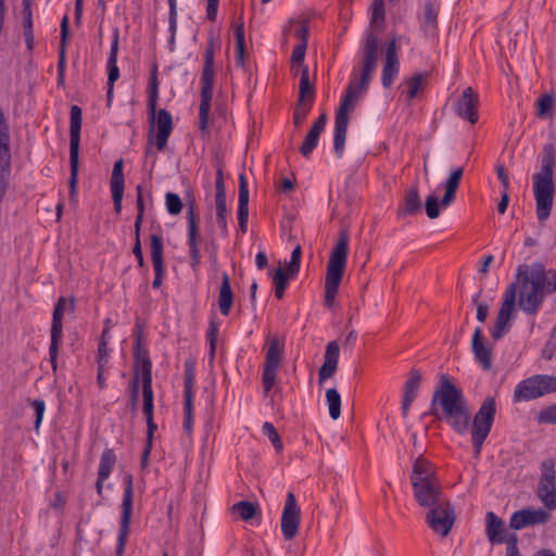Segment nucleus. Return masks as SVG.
<instances>
[{
	"instance_id": "423d86ee",
	"label": "nucleus",
	"mask_w": 556,
	"mask_h": 556,
	"mask_svg": "<svg viewBox=\"0 0 556 556\" xmlns=\"http://www.w3.org/2000/svg\"><path fill=\"white\" fill-rule=\"evenodd\" d=\"M378 49V36L372 30L367 31L362 49V73L359 80L352 79L350 81L340 101L339 108H345L346 113L354 109L353 101L357 100L358 97L369 88L371 75L377 67Z\"/></svg>"
},
{
	"instance_id": "f3484780",
	"label": "nucleus",
	"mask_w": 556,
	"mask_h": 556,
	"mask_svg": "<svg viewBox=\"0 0 556 556\" xmlns=\"http://www.w3.org/2000/svg\"><path fill=\"white\" fill-rule=\"evenodd\" d=\"M301 525V508L293 492H288L281 514L280 529L287 541L293 540Z\"/></svg>"
},
{
	"instance_id": "393cba45",
	"label": "nucleus",
	"mask_w": 556,
	"mask_h": 556,
	"mask_svg": "<svg viewBox=\"0 0 556 556\" xmlns=\"http://www.w3.org/2000/svg\"><path fill=\"white\" fill-rule=\"evenodd\" d=\"M136 191H137V199H136L137 215H136V219H135V224H134L135 243L132 247V254L137 258L138 266L140 268H144L146 262L143 258L141 240H140L141 226H142L144 211H146L144 199H143V187L141 185H138L136 187Z\"/></svg>"
},
{
	"instance_id": "72a5a7b5",
	"label": "nucleus",
	"mask_w": 556,
	"mask_h": 556,
	"mask_svg": "<svg viewBox=\"0 0 556 556\" xmlns=\"http://www.w3.org/2000/svg\"><path fill=\"white\" fill-rule=\"evenodd\" d=\"M421 206L418 187L414 185L406 190L404 199L399 205L397 214L403 217L414 216L421 211Z\"/></svg>"
},
{
	"instance_id": "603ef678",
	"label": "nucleus",
	"mask_w": 556,
	"mask_h": 556,
	"mask_svg": "<svg viewBox=\"0 0 556 556\" xmlns=\"http://www.w3.org/2000/svg\"><path fill=\"white\" fill-rule=\"evenodd\" d=\"M509 315L497 313L493 328L491 329V337L493 340H500L504 337L505 332L509 330L508 321Z\"/></svg>"
},
{
	"instance_id": "4d7b16f0",
	"label": "nucleus",
	"mask_w": 556,
	"mask_h": 556,
	"mask_svg": "<svg viewBox=\"0 0 556 556\" xmlns=\"http://www.w3.org/2000/svg\"><path fill=\"white\" fill-rule=\"evenodd\" d=\"M312 105H313V103H309V102H300L299 100L296 101V104H295V108L293 111V123L295 126H299L301 123H303L306 119L308 113L312 110Z\"/></svg>"
},
{
	"instance_id": "c9c22d12",
	"label": "nucleus",
	"mask_w": 556,
	"mask_h": 556,
	"mask_svg": "<svg viewBox=\"0 0 556 556\" xmlns=\"http://www.w3.org/2000/svg\"><path fill=\"white\" fill-rule=\"evenodd\" d=\"M235 294L231 289L229 275L224 271L222 274V283L218 292V307L223 316H228L232 307Z\"/></svg>"
},
{
	"instance_id": "7c9ffc66",
	"label": "nucleus",
	"mask_w": 556,
	"mask_h": 556,
	"mask_svg": "<svg viewBox=\"0 0 556 556\" xmlns=\"http://www.w3.org/2000/svg\"><path fill=\"white\" fill-rule=\"evenodd\" d=\"M348 126L349 113H346V109L338 108L336 111L333 132V150L338 157H341L344 152Z\"/></svg>"
},
{
	"instance_id": "69168bd1",
	"label": "nucleus",
	"mask_w": 556,
	"mask_h": 556,
	"mask_svg": "<svg viewBox=\"0 0 556 556\" xmlns=\"http://www.w3.org/2000/svg\"><path fill=\"white\" fill-rule=\"evenodd\" d=\"M218 327L214 321L210 323V327L206 332V339L210 342V356L215 357L216 353V341H217Z\"/></svg>"
},
{
	"instance_id": "c85d7f7f",
	"label": "nucleus",
	"mask_w": 556,
	"mask_h": 556,
	"mask_svg": "<svg viewBox=\"0 0 556 556\" xmlns=\"http://www.w3.org/2000/svg\"><path fill=\"white\" fill-rule=\"evenodd\" d=\"M124 161L123 159H118L115 161L113 165V170L110 180L112 200L114 205V211L116 214L122 212V202L124 197L125 189V177L123 173Z\"/></svg>"
},
{
	"instance_id": "09e8293b",
	"label": "nucleus",
	"mask_w": 556,
	"mask_h": 556,
	"mask_svg": "<svg viewBox=\"0 0 556 556\" xmlns=\"http://www.w3.org/2000/svg\"><path fill=\"white\" fill-rule=\"evenodd\" d=\"M232 510L236 511L242 520L249 521L260 514V506L257 503L240 501L232 506Z\"/></svg>"
},
{
	"instance_id": "412c9836",
	"label": "nucleus",
	"mask_w": 556,
	"mask_h": 556,
	"mask_svg": "<svg viewBox=\"0 0 556 556\" xmlns=\"http://www.w3.org/2000/svg\"><path fill=\"white\" fill-rule=\"evenodd\" d=\"M215 191L216 223L220 229V235L226 237L228 236V211L226 204V188L224 182L223 168L220 166L216 170Z\"/></svg>"
},
{
	"instance_id": "2eb2a0df",
	"label": "nucleus",
	"mask_w": 556,
	"mask_h": 556,
	"mask_svg": "<svg viewBox=\"0 0 556 556\" xmlns=\"http://www.w3.org/2000/svg\"><path fill=\"white\" fill-rule=\"evenodd\" d=\"M11 176L10 128L0 109V202L3 200Z\"/></svg>"
},
{
	"instance_id": "6ab92c4d",
	"label": "nucleus",
	"mask_w": 556,
	"mask_h": 556,
	"mask_svg": "<svg viewBox=\"0 0 556 556\" xmlns=\"http://www.w3.org/2000/svg\"><path fill=\"white\" fill-rule=\"evenodd\" d=\"M66 299L60 296L54 305L51 324V341L49 346V356L52 368L56 369V359L59 355L60 342L63 338V316L65 312Z\"/></svg>"
},
{
	"instance_id": "cd10ccee",
	"label": "nucleus",
	"mask_w": 556,
	"mask_h": 556,
	"mask_svg": "<svg viewBox=\"0 0 556 556\" xmlns=\"http://www.w3.org/2000/svg\"><path fill=\"white\" fill-rule=\"evenodd\" d=\"M471 351L475 361L480 365V367L483 370H490L492 368V348L485 344L483 330L479 326L476 327L472 334Z\"/></svg>"
},
{
	"instance_id": "58836bf2",
	"label": "nucleus",
	"mask_w": 556,
	"mask_h": 556,
	"mask_svg": "<svg viewBox=\"0 0 556 556\" xmlns=\"http://www.w3.org/2000/svg\"><path fill=\"white\" fill-rule=\"evenodd\" d=\"M249 186L244 173L239 175L238 222L249 220Z\"/></svg>"
},
{
	"instance_id": "4468645a",
	"label": "nucleus",
	"mask_w": 556,
	"mask_h": 556,
	"mask_svg": "<svg viewBox=\"0 0 556 556\" xmlns=\"http://www.w3.org/2000/svg\"><path fill=\"white\" fill-rule=\"evenodd\" d=\"M195 384V361L189 357L184 364V430L187 434L192 432L193 427V401Z\"/></svg>"
},
{
	"instance_id": "e2e57ef3",
	"label": "nucleus",
	"mask_w": 556,
	"mask_h": 556,
	"mask_svg": "<svg viewBox=\"0 0 556 556\" xmlns=\"http://www.w3.org/2000/svg\"><path fill=\"white\" fill-rule=\"evenodd\" d=\"M538 421L542 424H556V404L549 405L542 410H540L538 415Z\"/></svg>"
},
{
	"instance_id": "5fc2aeb1",
	"label": "nucleus",
	"mask_w": 556,
	"mask_h": 556,
	"mask_svg": "<svg viewBox=\"0 0 556 556\" xmlns=\"http://www.w3.org/2000/svg\"><path fill=\"white\" fill-rule=\"evenodd\" d=\"M262 429H263V433L269 439V441L274 445L275 450L277 452H281L283 448V445L281 442L280 434L278 433L275 426L269 421H265L263 424Z\"/></svg>"
},
{
	"instance_id": "6e6d98bb",
	"label": "nucleus",
	"mask_w": 556,
	"mask_h": 556,
	"mask_svg": "<svg viewBox=\"0 0 556 556\" xmlns=\"http://www.w3.org/2000/svg\"><path fill=\"white\" fill-rule=\"evenodd\" d=\"M165 205L169 215H178L184 207L180 197L175 192H167L165 195Z\"/></svg>"
},
{
	"instance_id": "bf43d9fd",
	"label": "nucleus",
	"mask_w": 556,
	"mask_h": 556,
	"mask_svg": "<svg viewBox=\"0 0 556 556\" xmlns=\"http://www.w3.org/2000/svg\"><path fill=\"white\" fill-rule=\"evenodd\" d=\"M482 295V289L472 295V303L477 306V319L480 323H484L488 317L489 305L484 302H480Z\"/></svg>"
},
{
	"instance_id": "a19ab883",
	"label": "nucleus",
	"mask_w": 556,
	"mask_h": 556,
	"mask_svg": "<svg viewBox=\"0 0 556 556\" xmlns=\"http://www.w3.org/2000/svg\"><path fill=\"white\" fill-rule=\"evenodd\" d=\"M316 90L313 84L309 81L308 67L303 66L300 73V87L299 98L300 102L313 103L315 100Z\"/></svg>"
},
{
	"instance_id": "39448f33",
	"label": "nucleus",
	"mask_w": 556,
	"mask_h": 556,
	"mask_svg": "<svg viewBox=\"0 0 556 556\" xmlns=\"http://www.w3.org/2000/svg\"><path fill=\"white\" fill-rule=\"evenodd\" d=\"M410 483L415 501L419 506L432 508L446 500L431 462L419 455L413 463Z\"/></svg>"
},
{
	"instance_id": "ea45409f",
	"label": "nucleus",
	"mask_w": 556,
	"mask_h": 556,
	"mask_svg": "<svg viewBox=\"0 0 556 556\" xmlns=\"http://www.w3.org/2000/svg\"><path fill=\"white\" fill-rule=\"evenodd\" d=\"M142 378V400L143 403H154V393L152 388V362L143 361V366L140 367Z\"/></svg>"
},
{
	"instance_id": "5701e85b",
	"label": "nucleus",
	"mask_w": 556,
	"mask_h": 556,
	"mask_svg": "<svg viewBox=\"0 0 556 556\" xmlns=\"http://www.w3.org/2000/svg\"><path fill=\"white\" fill-rule=\"evenodd\" d=\"M551 519V514L543 509L525 508L515 511L509 520V527L514 530H521L529 526L546 523Z\"/></svg>"
},
{
	"instance_id": "a211bd4d",
	"label": "nucleus",
	"mask_w": 556,
	"mask_h": 556,
	"mask_svg": "<svg viewBox=\"0 0 556 556\" xmlns=\"http://www.w3.org/2000/svg\"><path fill=\"white\" fill-rule=\"evenodd\" d=\"M302 249L301 245H296L291 252V258L287 266V269L281 267L274 270L271 275L273 282L275 285V296L281 300L285 295L286 289L289 285V279L295 277L301 268Z\"/></svg>"
},
{
	"instance_id": "e433bc0d",
	"label": "nucleus",
	"mask_w": 556,
	"mask_h": 556,
	"mask_svg": "<svg viewBox=\"0 0 556 556\" xmlns=\"http://www.w3.org/2000/svg\"><path fill=\"white\" fill-rule=\"evenodd\" d=\"M486 534L492 544H502L506 541L504 521L493 511L486 513Z\"/></svg>"
},
{
	"instance_id": "4be33fe9",
	"label": "nucleus",
	"mask_w": 556,
	"mask_h": 556,
	"mask_svg": "<svg viewBox=\"0 0 556 556\" xmlns=\"http://www.w3.org/2000/svg\"><path fill=\"white\" fill-rule=\"evenodd\" d=\"M396 39H391L386 48L384 63L381 73L383 88H390L400 73V59L397 53Z\"/></svg>"
},
{
	"instance_id": "49530a36",
	"label": "nucleus",
	"mask_w": 556,
	"mask_h": 556,
	"mask_svg": "<svg viewBox=\"0 0 556 556\" xmlns=\"http://www.w3.org/2000/svg\"><path fill=\"white\" fill-rule=\"evenodd\" d=\"M554 108V96L544 93L536 100V116L541 119L552 118L555 114Z\"/></svg>"
},
{
	"instance_id": "473e14b6",
	"label": "nucleus",
	"mask_w": 556,
	"mask_h": 556,
	"mask_svg": "<svg viewBox=\"0 0 556 556\" xmlns=\"http://www.w3.org/2000/svg\"><path fill=\"white\" fill-rule=\"evenodd\" d=\"M538 496L548 510L556 509V479L555 472H545L539 483Z\"/></svg>"
},
{
	"instance_id": "3c124183",
	"label": "nucleus",
	"mask_w": 556,
	"mask_h": 556,
	"mask_svg": "<svg viewBox=\"0 0 556 556\" xmlns=\"http://www.w3.org/2000/svg\"><path fill=\"white\" fill-rule=\"evenodd\" d=\"M326 401L329 408V416L337 420L341 416V395L337 389H328L326 391Z\"/></svg>"
},
{
	"instance_id": "338daca9",
	"label": "nucleus",
	"mask_w": 556,
	"mask_h": 556,
	"mask_svg": "<svg viewBox=\"0 0 556 556\" xmlns=\"http://www.w3.org/2000/svg\"><path fill=\"white\" fill-rule=\"evenodd\" d=\"M338 368V364L324 362L318 371V382L321 384L326 379L333 376Z\"/></svg>"
},
{
	"instance_id": "680f3d73",
	"label": "nucleus",
	"mask_w": 556,
	"mask_h": 556,
	"mask_svg": "<svg viewBox=\"0 0 556 556\" xmlns=\"http://www.w3.org/2000/svg\"><path fill=\"white\" fill-rule=\"evenodd\" d=\"M371 9H372V13H371V18H370V24H377L379 22L382 23L384 21V15H386L383 0H374Z\"/></svg>"
},
{
	"instance_id": "b1692460",
	"label": "nucleus",
	"mask_w": 556,
	"mask_h": 556,
	"mask_svg": "<svg viewBox=\"0 0 556 556\" xmlns=\"http://www.w3.org/2000/svg\"><path fill=\"white\" fill-rule=\"evenodd\" d=\"M478 105V93L472 87H467L455 105V113L470 124H476L479 119Z\"/></svg>"
},
{
	"instance_id": "774afa93",
	"label": "nucleus",
	"mask_w": 556,
	"mask_h": 556,
	"mask_svg": "<svg viewBox=\"0 0 556 556\" xmlns=\"http://www.w3.org/2000/svg\"><path fill=\"white\" fill-rule=\"evenodd\" d=\"M307 46L305 45H296L293 48L292 54H291V61L294 65L300 66L301 68L304 65V59H305V52H306Z\"/></svg>"
},
{
	"instance_id": "2f4dec72",
	"label": "nucleus",
	"mask_w": 556,
	"mask_h": 556,
	"mask_svg": "<svg viewBox=\"0 0 556 556\" xmlns=\"http://www.w3.org/2000/svg\"><path fill=\"white\" fill-rule=\"evenodd\" d=\"M421 379L422 378L420 371L414 368L410 370L409 376L405 381L401 405L402 415L404 418L407 417L410 406L417 397V392L420 388Z\"/></svg>"
},
{
	"instance_id": "ddd939ff",
	"label": "nucleus",
	"mask_w": 556,
	"mask_h": 556,
	"mask_svg": "<svg viewBox=\"0 0 556 556\" xmlns=\"http://www.w3.org/2000/svg\"><path fill=\"white\" fill-rule=\"evenodd\" d=\"M124 494H123V503H122V513H121V521H119V530L117 535L116 543V556H123L125 552V546L129 536L130 531V522L132 516V507H134V479L132 475L127 473L124 477Z\"/></svg>"
},
{
	"instance_id": "79ce46f5",
	"label": "nucleus",
	"mask_w": 556,
	"mask_h": 556,
	"mask_svg": "<svg viewBox=\"0 0 556 556\" xmlns=\"http://www.w3.org/2000/svg\"><path fill=\"white\" fill-rule=\"evenodd\" d=\"M23 27L26 47L28 50H33L34 37H33V0H23Z\"/></svg>"
},
{
	"instance_id": "f8f14e48",
	"label": "nucleus",
	"mask_w": 556,
	"mask_h": 556,
	"mask_svg": "<svg viewBox=\"0 0 556 556\" xmlns=\"http://www.w3.org/2000/svg\"><path fill=\"white\" fill-rule=\"evenodd\" d=\"M552 392H556V376L533 375L516 386L513 400L515 403L528 402Z\"/></svg>"
},
{
	"instance_id": "c03bdc74",
	"label": "nucleus",
	"mask_w": 556,
	"mask_h": 556,
	"mask_svg": "<svg viewBox=\"0 0 556 556\" xmlns=\"http://www.w3.org/2000/svg\"><path fill=\"white\" fill-rule=\"evenodd\" d=\"M235 40H236V65L238 67L244 68V54H245V35H244V26L243 23L236 25L233 31Z\"/></svg>"
},
{
	"instance_id": "0e129e2a",
	"label": "nucleus",
	"mask_w": 556,
	"mask_h": 556,
	"mask_svg": "<svg viewBox=\"0 0 556 556\" xmlns=\"http://www.w3.org/2000/svg\"><path fill=\"white\" fill-rule=\"evenodd\" d=\"M340 356V348L337 341H330L327 344L324 362L338 364Z\"/></svg>"
},
{
	"instance_id": "f704fd0d",
	"label": "nucleus",
	"mask_w": 556,
	"mask_h": 556,
	"mask_svg": "<svg viewBox=\"0 0 556 556\" xmlns=\"http://www.w3.org/2000/svg\"><path fill=\"white\" fill-rule=\"evenodd\" d=\"M119 45V29L116 27L112 34L111 49L106 61L108 85H114L119 78L117 54Z\"/></svg>"
},
{
	"instance_id": "a18cd8bd",
	"label": "nucleus",
	"mask_w": 556,
	"mask_h": 556,
	"mask_svg": "<svg viewBox=\"0 0 556 556\" xmlns=\"http://www.w3.org/2000/svg\"><path fill=\"white\" fill-rule=\"evenodd\" d=\"M117 462L115 451L106 447L102 452L99 463L98 476L101 478H108L111 476L113 468Z\"/></svg>"
},
{
	"instance_id": "dca6fc26",
	"label": "nucleus",
	"mask_w": 556,
	"mask_h": 556,
	"mask_svg": "<svg viewBox=\"0 0 556 556\" xmlns=\"http://www.w3.org/2000/svg\"><path fill=\"white\" fill-rule=\"evenodd\" d=\"M455 519L454 506L448 501L430 508L426 515L428 526L442 536H446L450 533Z\"/></svg>"
},
{
	"instance_id": "c756f323",
	"label": "nucleus",
	"mask_w": 556,
	"mask_h": 556,
	"mask_svg": "<svg viewBox=\"0 0 556 556\" xmlns=\"http://www.w3.org/2000/svg\"><path fill=\"white\" fill-rule=\"evenodd\" d=\"M328 121L327 114L321 113L313 123L311 129L306 134L299 151L305 159H308L313 151L317 148L321 132L325 130Z\"/></svg>"
},
{
	"instance_id": "1a4fd4ad",
	"label": "nucleus",
	"mask_w": 556,
	"mask_h": 556,
	"mask_svg": "<svg viewBox=\"0 0 556 556\" xmlns=\"http://www.w3.org/2000/svg\"><path fill=\"white\" fill-rule=\"evenodd\" d=\"M496 410L497 404L495 397L486 396L472 418L470 435L476 457L480 456L483 443L491 433L495 421Z\"/></svg>"
},
{
	"instance_id": "a878e982",
	"label": "nucleus",
	"mask_w": 556,
	"mask_h": 556,
	"mask_svg": "<svg viewBox=\"0 0 556 556\" xmlns=\"http://www.w3.org/2000/svg\"><path fill=\"white\" fill-rule=\"evenodd\" d=\"M151 260L154 269L153 289H159L163 283L165 273L164 268V244L161 233H151L150 236Z\"/></svg>"
},
{
	"instance_id": "0eeeda50",
	"label": "nucleus",
	"mask_w": 556,
	"mask_h": 556,
	"mask_svg": "<svg viewBox=\"0 0 556 556\" xmlns=\"http://www.w3.org/2000/svg\"><path fill=\"white\" fill-rule=\"evenodd\" d=\"M349 254V236L342 232L327 265L325 278V306L331 308L342 281Z\"/></svg>"
},
{
	"instance_id": "7ed1b4c3",
	"label": "nucleus",
	"mask_w": 556,
	"mask_h": 556,
	"mask_svg": "<svg viewBox=\"0 0 556 556\" xmlns=\"http://www.w3.org/2000/svg\"><path fill=\"white\" fill-rule=\"evenodd\" d=\"M159 86L157 64L153 63L148 84V111L151 125L148 134V144L144 151L146 156L153 153V144H155L159 152L164 151L174 128L173 117L168 111L161 109L156 112Z\"/></svg>"
},
{
	"instance_id": "bb28decb",
	"label": "nucleus",
	"mask_w": 556,
	"mask_h": 556,
	"mask_svg": "<svg viewBox=\"0 0 556 556\" xmlns=\"http://www.w3.org/2000/svg\"><path fill=\"white\" fill-rule=\"evenodd\" d=\"M440 0H425L421 11L417 14L420 29L424 33L434 35L439 29Z\"/></svg>"
},
{
	"instance_id": "37998d69",
	"label": "nucleus",
	"mask_w": 556,
	"mask_h": 556,
	"mask_svg": "<svg viewBox=\"0 0 556 556\" xmlns=\"http://www.w3.org/2000/svg\"><path fill=\"white\" fill-rule=\"evenodd\" d=\"M429 77V73H416L405 80L407 85V101L415 99L425 89V84Z\"/></svg>"
},
{
	"instance_id": "864d4df0",
	"label": "nucleus",
	"mask_w": 556,
	"mask_h": 556,
	"mask_svg": "<svg viewBox=\"0 0 556 556\" xmlns=\"http://www.w3.org/2000/svg\"><path fill=\"white\" fill-rule=\"evenodd\" d=\"M140 367H135V374L134 377L129 383L128 390H129V407L131 412H136L138 407L139 402V383H140V374H139Z\"/></svg>"
},
{
	"instance_id": "f03ea898",
	"label": "nucleus",
	"mask_w": 556,
	"mask_h": 556,
	"mask_svg": "<svg viewBox=\"0 0 556 556\" xmlns=\"http://www.w3.org/2000/svg\"><path fill=\"white\" fill-rule=\"evenodd\" d=\"M437 419H444L457 434H465L470 425V413L467 401L462 392L448 378L442 374L432 394L429 412Z\"/></svg>"
},
{
	"instance_id": "9d476101",
	"label": "nucleus",
	"mask_w": 556,
	"mask_h": 556,
	"mask_svg": "<svg viewBox=\"0 0 556 556\" xmlns=\"http://www.w3.org/2000/svg\"><path fill=\"white\" fill-rule=\"evenodd\" d=\"M83 111L74 104L70 111V193H76L79 173V146Z\"/></svg>"
},
{
	"instance_id": "13d9d810",
	"label": "nucleus",
	"mask_w": 556,
	"mask_h": 556,
	"mask_svg": "<svg viewBox=\"0 0 556 556\" xmlns=\"http://www.w3.org/2000/svg\"><path fill=\"white\" fill-rule=\"evenodd\" d=\"M440 200L434 195L430 194L426 199L425 210L426 214L430 219H435L440 216Z\"/></svg>"
},
{
	"instance_id": "20e7f679",
	"label": "nucleus",
	"mask_w": 556,
	"mask_h": 556,
	"mask_svg": "<svg viewBox=\"0 0 556 556\" xmlns=\"http://www.w3.org/2000/svg\"><path fill=\"white\" fill-rule=\"evenodd\" d=\"M541 168L533 174V195L536 205V217L545 223L551 216L554 204V169L556 167V149L553 142L543 146Z\"/></svg>"
},
{
	"instance_id": "aec40b11",
	"label": "nucleus",
	"mask_w": 556,
	"mask_h": 556,
	"mask_svg": "<svg viewBox=\"0 0 556 556\" xmlns=\"http://www.w3.org/2000/svg\"><path fill=\"white\" fill-rule=\"evenodd\" d=\"M187 223H188V248L190 254V266L193 271H197L201 265V254L199 250V228L197 223V215L194 212V204L191 202L187 208Z\"/></svg>"
},
{
	"instance_id": "6e6552de",
	"label": "nucleus",
	"mask_w": 556,
	"mask_h": 556,
	"mask_svg": "<svg viewBox=\"0 0 556 556\" xmlns=\"http://www.w3.org/2000/svg\"><path fill=\"white\" fill-rule=\"evenodd\" d=\"M204 63L201 73V102L199 108V125L201 130H205L208 124L211 102L213 99L214 76H215V41L210 36L206 40L204 51Z\"/></svg>"
},
{
	"instance_id": "9b49d317",
	"label": "nucleus",
	"mask_w": 556,
	"mask_h": 556,
	"mask_svg": "<svg viewBox=\"0 0 556 556\" xmlns=\"http://www.w3.org/2000/svg\"><path fill=\"white\" fill-rule=\"evenodd\" d=\"M265 362L262 371V386L264 394L267 395L274 388L277 379V371L282 362L285 342L278 336H268L265 343Z\"/></svg>"
},
{
	"instance_id": "de8ad7c7",
	"label": "nucleus",
	"mask_w": 556,
	"mask_h": 556,
	"mask_svg": "<svg viewBox=\"0 0 556 556\" xmlns=\"http://www.w3.org/2000/svg\"><path fill=\"white\" fill-rule=\"evenodd\" d=\"M70 26H68V16L64 15L61 22V45L59 49V61H58V72L65 73L66 70V51L65 45L68 36Z\"/></svg>"
},
{
	"instance_id": "8fccbe9b",
	"label": "nucleus",
	"mask_w": 556,
	"mask_h": 556,
	"mask_svg": "<svg viewBox=\"0 0 556 556\" xmlns=\"http://www.w3.org/2000/svg\"><path fill=\"white\" fill-rule=\"evenodd\" d=\"M518 287L519 286L516 281L511 282L507 287L498 313L511 316L516 303V294Z\"/></svg>"
},
{
	"instance_id": "f257e3e1",
	"label": "nucleus",
	"mask_w": 556,
	"mask_h": 556,
	"mask_svg": "<svg viewBox=\"0 0 556 556\" xmlns=\"http://www.w3.org/2000/svg\"><path fill=\"white\" fill-rule=\"evenodd\" d=\"M515 278L520 287L518 304L527 315H536L546 296L556 292V268L546 269L542 262L519 265Z\"/></svg>"
},
{
	"instance_id": "052dcab7",
	"label": "nucleus",
	"mask_w": 556,
	"mask_h": 556,
	"mask_svg": "<svg viewBox=\"0 0 556 556\" xmlns=\"http://www.w3.org/2000/svg\"><path fill=\"white\" fill-rule=\"evenodd\" d=\"M463 175H464V168L463 167H456L454 168L448 178L446 179V181L443 184L444 186V189H453L455 191H457L458 187H459V184L462 181V178H463Z\"/></svg>"
},
{
	"instance_id": "4c0bfd02",
	"label": "nucleus",
	"mask_w": 556,
	"mask_h": 556,
	"mask_svg": "<svg viewBox=\"0 0 556 556\" xmlns=\"http://www.w3.org/2000/svg\"><path fill=\"white\" fill-rule=\"evenodd\" d=\"M132 337H134V341H135L134 342V358H135L134 366L142 367L143 361H146V359L151 361V358H150L149 350L142 345L143 325L140 323L139 319H137V321L135 324V327L132 330Z\"/></svg>"
}]
</instances>
